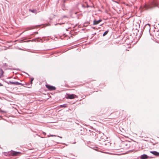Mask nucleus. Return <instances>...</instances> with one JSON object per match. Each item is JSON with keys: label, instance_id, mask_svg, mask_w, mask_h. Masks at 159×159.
<instances>
[{"label": "nucleus", "instance_id": "nucleus-1", "mask_svg": "<svg viewBox=\"0 0 159 159\" xmlns=\"http://www.w3.org/2000/svg\"><path fill=\"white\" fill-rule=\"evenodd\" d=\"M144 30L146 32H148L150 33V26L149 24H146L143 28Z\"/></svg>", "mask_w": 159, "mask_h": 159}, {"label": "nucleus", "instance_id": "nucleus-2", "mask_svg": "<svg viewBox=\"0 0 159 159\" xmlns=\"http://www.w3.org/2000/svg\"><path fill=\"white\" fill-rule=\"evenodd\" d=\"M67 98H69L70 99H73L75 97L77 98V96L73 94H67Z\"/></svg>", "mask_w": 159, "mask_h": 159}, {"label": "nucleus", "instance_id": "nucleus-3", "mask_svg": "<svg viewBox=\"0 0 159 159\" xmlns=\"http://www.w3.org/2000/svg\"><path fill=\"white\" fill-rule=\"evenodd\" d=\"M46 86L49 90L50 91L54 90L56 89V88L55 87L50 85L48 84H46Z\"/></svg>", "mask_w": 159, "mask_h": 159}, {"label": "nucleus", "instance_id": "nucleus-4", "mask_svg": "<svg viewBox=\"0 0 159 159\" xmlns=\"http://www.w3.org/2000/svg\"><path fill=\"white\" fill-rule=\"evenodd\" d=\"M152 4L153 5V6H152L150 5H149L148 6L146 5V9H148L149 8H151L152 7H155L157 6L156 3L155 2H153V3H152Z\"/></svg>", "mask_w": 159, "mask_h": 159}, {"label": "nucleus", "instance_id": "nucleus-5", "mask_svg": "<svg viewBox=\"0 0 159 159\" xmlns=\"http://www.w3.org/2000/svg\"><path fill=\"white\" fill-rule=\"evenodd\" d=\"M149 156L146 154H143L141 156L140 158L141 159H147L148 158Z\"/></svg>", "mask_w": 159, "mask_h": 159}, {"label": "nucleus", "instance_id": "nucleus-6", "mask_svg": "<svg viewBox=\"0 0 159 159\" xmlns=\"http://www.w3.org/2000/svg\"><path fill=\"white\" fill-rule=\"evenodd\" d=\"M20 153L19 152H15L14 151H12L11 152L12 155L13 156H17Z\"/></svg>", "mask_w": 159, "mask_h": 159}, {"label": "nucleus", "instance_id": "nucleus-7", "mask_svg": "<svg viewBox=\"0 0 159 159\" xmlns=\"http://www.w3.org/2000/svg\"><path fill=\"white\" fill-rule=\"evenodd\" d=\"M150 152L156 156H159V152H158L157 151H150Z\"/></svg>", "mask_w": 159, "mask_h": 159}, {"label": "nucleus", "instance_id": "nucleus-8", "mask_svg": "<svg viewBox=\"0 0 159 159\" xmlns=\"http://www.w3.org/2000/svg\"><path fill=\"white\" fill-rule=\"evenodd\" d=\"M11 84H13L16 85H20L22 86H23L24 85V84L17 82H13L12 83H11Z\"/></svg>", "mask_w": 159, "mask_h": 159}, {"label": "nucleus", "instance_id": "nucleus-9", "mask_svg": "<svg viewBox=\"0 0 159 159\" xmlns=\"http://www.w3.org/2000/svg\"><path fill=\"white\" fill-rule=\"evenodd\" d=\"M102 21V20H94L93 21V25H97L100 22Z\"/></svg>", "mask_w": 159, "mask_h": 159}, {"label": "nucleus", "instance_id": "nucleus-10", "mask_svg": "<svg viewBox=\"0 0 159 159\" xmlns=\"http://www.w3.org/2000/svg\"><path fill=\"white\" fill-rule=\"evenodd\" d=\"M155 36L157 38L159 39V30L156 33Z\"/></svg>", "mask_w": 159, "mask_h": 159}, {"label": "nucleus", "instance_id": "nucleus-11", "mask_svg": "<svg viewBox=\"0 0 159 159\" xmlns=\"http://www.w3.org/2000/svg\"><path fill=\"white\" fill-rule=\"evenodd\" d=\"M30 11L33 12V13H35V14H36L37 13V11L35 10V9H34V10H30Z\"/></svg>", "mask_w": 159, "mask_h": 159}, {"label": "nucleus", "instance_id": "nucleus-12", "mask_svg": "<svg viewBox=\"0 0 159 159\" xmlns=\"http://www.w3.org/2000/svg\"><path fill=\"white\" fill-rule=\"evenodd\" d=\"M109 32V30H107L103 34V36H105L106 34H107Z\"/></svg>", "mask_w": 159, "mask_h": 159}, {"label": "nucleus", "instance_id": "nucleus-13", "mask_svg": "<svg viewBox=\"0 0 159 159\" xmlns=\"http://www.w3.org/2000/svg\"><path fill=\"white\" fill-rule=\"evenodd\" d=\"M60 106L63 107H67V105L66 104L61 105H60Z\"/></svg>", "mask_w": 159, "mask_h": 159}, {"label": "nucleus", "instance_id": "nucleus-14", "mask_svg": "<svg viewBox=\"0 0 159 159\" xmlns=\"http://www.w3.org/2000/svg\"><path fill=\"white\" fill-rule=\"evenodd\" d=\"M0 70H1V72H2V73H1V75H2V74L4 72H3V71L1 69Z\"/></svg>", "mask_w": 159, "mask_h": 159}, {"label": "nucleus", "instance_id": "nucleus-15", "mask_svg": "<svg viewBox=\"0 0 159 159\" xmlns=\"http://www.w3.org/2000/svg\"><path fill=\"white\" fill-rule=\"evenodd\" d=\"M13 82L10 81L8 82H7V83L8 84H11V83H12Z\"/></svg>", "mask_w": 159, "mask_h": 159}, {"label": "nucleus", "instance_id": "nucleus-16", "mask_svg": "<svg viewBox=\"0 0 159 159\" xmlns=\"http://www.w3.org/2000/svg\"><path fill=\"white\" fill-rule=\"evenodd\" d=\"M34 78H32L31 80V83L32 84V81L34 80Z\"/></svg>", "mask_w": 159, "mask_h": 159}, {"label": "nucleus", "instance_id": "nucleus-17", "mask_svg": "<svg viewBox=\"0 0 159 159\" xmlns=\"http://www.w3.org/2000/svg\"><path fill=\"white\" fill-rule=\"evenodd\" d=\"M50 136H51V137H56V135H50Z\"/></svg>", "mask_w": 159, "mask_h": 159}, {"label": "nucleus", "instance_id": "nucleus-18", "mask_svg": "<svg viewBox=\"0 0 159 159\" xmlns=\"http://www.w3.org/2000/svg\"><path fill=\"white\" fill-rule=\"evenodd\" d=\"M64 24V23H58L57 24H59V25H62V24Z\"/></svg>", "mask_w": 159, "mask_h": 159}, {"label": "nucleus", "instance_id": "nucleus-19", "mask_svg": "<svg viewBox=\"0 0 159 159\" xmlns=\"http://www.w3.org/2000/svg\"><path fill=\"white\" fill-rule=\"evenodd\" d=\"M4 154H5V155H6V156L7 155V153H6V152H4Z\"/></svg>", "mask_w": 159, "mask_h": 159}, {"label": "nucleus", "instance_id": "nucleus-20", "mask_svg": "<svg viewBox=\"0 0 159 159\" xmlns=\"http://www.w3.org/2000/svg\"><path fill=\"white\" fill-rule=\"evenodd\" d=\"M56 136L58 137L59 138H62V137H60V136Z\"/></svg>", "mask_w": 159, "mask_h": 159}, {"label": "nucleus", "instance_id": "nucleus-21", "mask_svg": "<svg viewBox=\"0 0 159 159\" xmlns=\"http://www.w3.org/2000/svg\"><path fill=\"white\" fill-rule=\"evenodd\" d=\"M153 158V157H148V158Z\"/></svg>", "mask_w": 159, "mask_h": 159}, {"label": "nucleus", "instance_id": "nucleus-22", "mask_svg": "<svg viewBox=\"0 0 159 159\" xmlns=\"http://www.w3.org/2000/svg\"><path fill=\"white\" fill-rule=\"evenodd\" d=\"M5 65L6 66H7V64L6 63H5Z\"/></svg>", "mask_w": 159, "mask_h": 159}, {"label": "nucleus", "instance_id": "nucleus-23", "mask_svg": "<svg viewBox=\"0 0 159 159\" xmlns=\"http://www.w3.org/2000/svg\"><path fill=\"white\" fill-rule=\"evenodd\" d=\"M93 29H94L95 28L94 27H93Z\"/></svg>", "mask_w": 159, "mask_h": 159}]
</instances>
